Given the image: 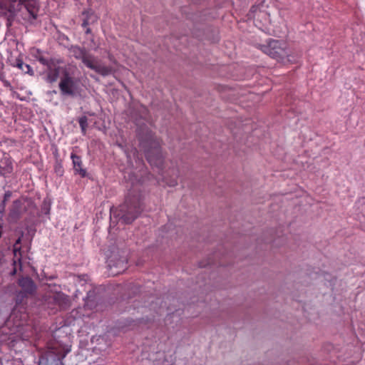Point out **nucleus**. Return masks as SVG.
I'll return each instance as SVG.
<instances>
[{
    "label": "nucleus",
    "instance_id": "f257e3e1",
    "mask_svg": "<svg viewBox=\"0 0 365 365\" xmlns=\"http://www.w3.org/2000/svg\"><path fill=\"white\" fill-rule=\"evenodd\" d=\"M259 48L265 54L280 62H291L290 51L286 42L275 39H269L266 44H259Z\"/></svg>",
    "mask_w": 365,
    "mask_h": 365
},
{
    "label": "nucleus",
    "instance_id": "f03ea898",
    "mask_svg": "<svg viewBox=\"0 0 365 365\" xmlns=\"http://www.w3.org/2000/svg\"><path fill=\"white\" fill-rule=\"evenodd\" d=\"M71 53L76 58L81 59L88 68L102 76H108L112 72L110 67L102 65L97 58L88 53L83 48L78 46L73 47Z\"/></svg>",
    "mask_w": 365,
    "mask_h": 365
},
{
    "label": "nucleus",
    "instance_id": "7ed1b4c3",
    "mask_svg": "<svg viewBox=\"0 0 365 365\" xmlns=\"http://www.w3.org/2000/svg\"><path fill=\"white\" fill-rule=\"evenodd\" d=\"M42 304L48 309H66L70 305L69 297L55 285L49 286L42 298Z\"/></svg>",
    "mask_w": 365,
    "mask_h": 365
},
{
    "label": "nucleus",
    "instance_id": "20e7f679",
    "mask_svg": "<svg viewBox=\"0 0 365 365\" xmlns=\"http://www.w3.org/2000/svg\"><path fill=\"white\" fill-rule=\"evenodd\" d=\"M59 88L63 94L75 96L79 91V79L72 76L68 71H65L59 83Z\"/></svg>",
    "mask_w": 365,
    "mask_h": 365
},
{
    "label": "nucleus",
    "instance_id": "39448f33",
    "mask_svg": "<svg viewBox=\"0 0 365 365\" xmlns=\"http://www.w3.org/2000/svg\"><path fill=\"white\" fill-rule=\"evenodd\" d=\"M9 1L7 5L12 4L16 9L18 12L20 11L21 6H24L30 17L36 19L38 11V0H8Z\"/></svg>",
    "mask_w": 365,
    "mask_h": 365
},
{
    "label": "nucleus",
    "instance_id": "423d86ee",
    "mask_svg": "<svg viewBox=\"0 0 365 365\" xmlns=\"http://www.w3.org/2000/svg\"><path fill=\"white\" fill-rule=\"evenodd\" d=\"M19 285L21 287V292L17 295L16 303L21 304L23 302L24 298L27 297L35 290V286L33 281L29 277H22L19 279Z\"/></svg>",
    "mask_w": 365,
    "mask_h": 365
},
{
    "label": "nucleus",
    "instance_id": "0eeeda50",
    "mask_svg": "<svg viewBox=\"0 0 365 365\" xmlns=\"http://www.w3.org/2000/svg\"><path fill=\"white\" fill-rule=\"evenodd\" d=\"M142 209L140 208V205H130L127 207L126 210L125 209V207H122L118 215H121L120 220L122 222L125 224H130L140 214Z\"/></svg>",
    "mask_w": 365,
    "mask_h": 365
},
{
    "label": "nucleus",
    "instance_id": "6e6552de",
    "mask_svg": "<svg viewBox=\"0 0 365 365\" xmlns=\"http://www.w3.org/2000/svg\"><path fill=\"white\" fill-rule=\"evenodd\" d=\"M13 170V166L11 160L7 158H3L0 161V174L6 176Z\"/></svg>",
    "mask_w": 365,
    "mask_h": 365
},
{
    "label": "nucleus",
    "instance_id": "1a4fd4ad",
    "mask_svg": "<svg viewBox=\"0 0 365 365\" xmlns=\"http://www.w3.org/2000/svg\"><path fill=\"white\" fill-rule=\"evenodd\" d=\"M71 158L73 160L75 171L78 173L81 176H85L86 170H83L81 167V160L80 157L76 155V154H72Z\"/></svg>",
    "mask_w": 365,
    "mask_h": 365
},
{
    "label": "nucleus",
    "instance_id": "9d476101",
    "mask_svg": "<svg viewBox=\"0 0 365 365\" xmlns=\"http://www.w3.org/2000/svg\"><path fill=\"white\" fill-rule=\"evenodd\" d=\"M0 10L9 12L11 16H14L18 12L16 9L12 4L7 5L6 2L0 1Z\"/></svg>",
    "mask_w": 365,
    "mask_h": 365
},
{
    "label": "nucleus",
    "instance_id": "9b49d317",
    "mask_svg": "<svg viewBox=\"0 0 365 365\" xmlns=\"http://www.w3.org/2000/svg\"><path fill=\"white\" fill-rule=\"evenodd\" d=\"M58 68H49L47 73V81L50 83L55 82L58 78Z\"/></svg>",
    "mask_w": 365,
    "mask_h": 365
},
{
    "label": "nucleus",
    "instance_id": "f8f14e48",
    "mask_svg": "<svg viewBox=\"0 0 365 365\" xmlns=\"http://www.w3.org/2000/svg\"><path fill=\"white\" fill-rule=\"evenodd\" d=\"M16 66L26 73L33 74L32 70L29 65L25 64L21 60L16 61Z\"/></svg>",
    "mask_w": 365,
    "mask_h": 365
},
{
    "label": "nucleus",
    "instance_id": "ddd939ff",
    "mask_svg": "<svg viewBox=\"0 0 365 365\" xmlns=\"http://www.w3.org/2000/svg\"><path fill=\"white\" fill-rule=\"evenodd\" d=\"M78 122H79L81 128L82 130V132L83 133H85L86 127L88 125V124H87V118L86 116H83V117L80 118Z\"/></svg>",
    "mask_w": 365,
    "mask_h": 365
},
{
    "label": "nucleus",
    "instance_id": "4468645a",
    "mask_svg": "<svg viewBox=\"0 0 365 365\" xmlns=\"http://www.w3.org/2000/svg\"><path fill=\"white\" fill-rule=\"evenodd\" d=\"M357 207L361 210L364 217H365V198H362L358 201Z\"/></svg>",
    "mask_w": 365,
    "mask_h": 365
},
{
    "label": "nucleus",
    "instance_id": "2eb2a0df",
    "mask_svg": "<svg viewBox=\"0 0 365 365\" xmlns=\"http://www.w3.org/2000/svg\"><path fill=\"white\" fill-rule=\"evenodd\" d=\"M96 20V16L94 14H91L90 18H87L86 19L84 20V21L83 23V26H86L87 24H90L91 21H94Z\"/></svg>",
    "mask_w": 365,
    "mask_h": 365
},
{
    "label": "nucleus",
    "instance_id": "dca6fc26",
    "mask_svg": "<svg viewBox=\"0 0 365 365\" xmlns=\"http://www.w3.org/2000/svg\"><path fill=\"white\" fill-rule=\"evenodd\" d=\"M20 205H21V202L19 200H16V201L14 202L13 208H12V210H11V212L13 214L17 213V211L16 210H18L19 208Z\"/></svg>",
    "mask_w": 365,
    "mask_h": 365
},
{
    "label": "nucleus",
    "instance_id": "f3484780",
    "mask_svg": "<svg viewBox=\"0 0 365 365\" xmlns=\"http://www.w3.org/2000/svg\"><path fill=\"white\" fill-rule=\"evenodd\" d=\"M12 192L11 191H6L4 195L3 202L5 203L6 201L9 200L11 197Z\"/></svg>",
    "mask_w": 365,
    "mask_h": 365
},
{
    "label": "nucleus",
    "instance_id": "a211bd4d",
    "mask_svg": "<svg viewBox=\"0 0 365 365\" xmlns=\"http://www.w3.org/2000/svg\"><path fill=\"white\" fill-rule=\"evenodd\" d=\"M14 257L15 258H17L18 257V255H21V252L19 250H18L16 247L14 248Z\"/></svg>",
    "mask_w": 365,
    "mask_h": 365
},
{
    "label": "nucleus",
    "instance_id": "6ab92c4d",
    "mask_svg": "<svg viewBox=\"0 0 365 365\" xmlns=\"http://www.w3.org/2000/svg\"><path fill=\"white\" fill-rule=\"evenodd\" d=\"M206 265L207 264H202V263L200 264V267H205Z\"/></svg>",
    "mask_w": 365,
    "mask_h": 365
},
{
    "label": "nucleus",
    "instance_id": "aec40b11",
    "mask_svg": "<svg viewBox=\"0 0 365 365\" xmlns=\"http://www.w3.org/2000/svg\"><path fill=\"white\" fill-rule=\"evenodd\" d=\"M15 312H16L15 310L13 312V313H12V314H11V317H12L13 316H14V314H15Z\"/></svg>",
    "mask_w": 365,
    "mask_h": 365
},
{
    "label": "nucleus",
    "instance_id": "412c9836",
    "mask_svg": "<svg viewBox=\"0 0 365 365\" xmlns=\"http://www.w3.org/2000/svg\"><path fill=\"white\" fill-rule=\"evenodd\" d=\"M0 212H2V210H0Z\"/></svg>",
    "mask_w": 365,
    "mask_h": 365
}]
</instances>
